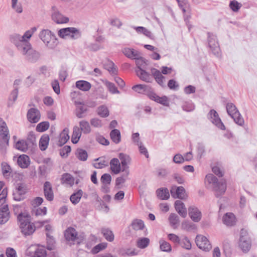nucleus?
<instances>
[{
	"mask_svg": "<svg viewBox=\"0 0 257 257\" xmlns=\"http://www.w3.org/2000/svg\"><path fill=\"white\" fill-rule=\"evenodd\" d=\"M205 182L208 183L212 187L217 197H219L223 194L226 191V181L223 180L218 181L216 177L212 174H208L206 176Z\"/></svg>",
	"mask_w": 257,
	"mask_h": 257,
	"instance_id": "nucleus-1",
	"label": "nucleus"
},
{
	"mask_svg": "<svg viewBox=\"0 0 257 257\" xmlns=\"http://www.w3.org/2000/svg\"><path fill=\"white\" fill-rule=\"evenodd\" d=\"M18 219L21 231L25 235H31L35 231V225L31 222V216L27 213L19 214Z\"/></svg>",
	"mask_w": 257,
	"mask_h": 257,
	"instance_id": "nucleus-2",
	"label": "nucleus"
},
{
	"mask_svg": "<svg viewBox=\"0 0 257 257\" xmlns=\"http://www.w3.org/2000/svg\"><path fill=\"white\" fill-rule=\"evenodd\" d=\"M8 195L7 188H4L0 194V224L6 223L10 219V214L8 205L6 202Z\"/></svg>",
	"mask_w": 257,
	"mask_h": 257,
	"instance_id": "nucleus-3",
	"label": "nucleus"
},
{
	"mask_svg": "<svg viewBox=\"0 0 257 257\" xmlns=\"http://www.w3.org/2000/svg\"><path fill=\"white\" fill-rule=\"evenodd\" d=\"M39 37L49 49H54L58 44L55 35L48 29L42 30L40 32Z\"/></svg>",
	"mask_w": 257,
	"mask_h": 257,
	"instance_id": "nucleus-4",
	"label": "nucleus"
},
{
	"mask_svg": "<svg viewBox=\"0 0 257 257\" xmlns=\"http://www.w3.org/2000/svg\"><path fill=\"white\" fill-rule=\"evenodd\" d=\"M226 108L227 113L233 119L234 122L239 125L242 126L244 124V119L236 106L232 103H228Z\"/></svg>",
	"mask_w": 257,
	"mask_h": 257,
	"instance_id": "nucleus-5",
	"label": "nucleus"
},
{
	"mask_svg": "<svg viewBox=\"0 0 257 257\" xmlns=\"http://www.w3.org/2000/svg\"><path fill=\"white\" fill-rule=\"evenodd\" d=\"M170 193L172 197L174 198L185 199L187 197L186 191L184 187L182 186H172L170 190Z\"/></svg>",
	"mask_w": 257,
	"mask_h": 257,
	"instance_id": "nucleus-6",
	"label": "nucleus"
},
{
	"mask_svg": "<svg viewBox=\"0 0 257 257\" xmlns=\"http://www.w3.org/2000/svg\"><path fill=\"white\" fill-rule=\"evenodd\" d=\"M196 243L200 249L208 251L211 248V245L208 239L202 235H198L196 237Z\"/></svg>",
	"mask_w": 257,
	"mask_h": 257,
	"instance_id": "nucleus-7",
	"label": "nucleus"
},
{
	"mask_svg": "<svg viewBox=\"0 0 257 257\" xmlns=\"http://www.w3.org/2000/svg\"><path fill=\"white\" fill-rule=\"evenodd\" d=\"M208 117L210 121L219 128L222 130L225 129L224 125L222 122L218 113L215 110L213 109L211 110L208 114Z\"/></svg>",
	"mask_w": 257,
	"mask_h": 257,
	"instance_id": "nucleus-8",
	"label": "nucleus"
},
{
	"mask_svg": "<svg viewBox=\"0 0 257 257\" xmlns=\"http://www.w3.org/2000/svg\"><path fill=\"white\" fill-rule=\"evenodd\" d=\"M51 18L55 23L58 24L67 23L69 21L68 17L63 15L56 9V10H53L51 15Z\"/></svg>",
	"mask_w": 257,
	"mask_h": 257,
	"instance_id": "nucleus-9",
	"label": "nucleus"
},
{
	"mask_svg": "<svg viewBox=\"0 0 257 257\" xmlns=\"http://www.w3.org/2000/svg\"><path fill=\"white\" fill-rule=\"evenodd\" d=\"M239 246L244 252L249 251L251 247V242L246 235H241L239 239Z\"/></svg>",
	"mask_w": 257,
	"mask_h": 257,
	"instance_id": "nucleus-10",
	"label": "nucleus"
},
{
	"mask_svg": "<svg viewBox=\"0 0 257 257\" xmlns=\"http://www.w3.org/2000/svg\"><path fill=\"white\" fill-rule=\"evenodd\" d=\"M132 89L136 92L139 93H143L147 95L149 97H150V93L153 92V89L149 85L137 84L134 85Z\"/></svg>",
	"mask_w": 257,
	"mask_h": 257,
	"instance_id": "nucleus-11",
	"label": "nucleus"
},
{
	"mask_svg": "<svg viewBox=\"0 0 257 257\" xmlns=\"http://www.w3.org/2000/svg\"><path fill=\"white\" fill-rule=\"evenodd\" d=\"M27 118L29 121L32 123L37 122L40 118L39 111L36 108H31L28 112Z\"/></svg>",
	"mask_w": 257,
	"mask_h": 257,
	"instance_id": "nucleus-12",
	"label": "nucleus"
},
{
	"mask_svg": "<svg viewBox=\"0 0 257 257\" xmlns=\"http://www.w3.org/2000/svg\"><path fill=\"white\" fill-rule=\"evenodd\" d=\"M44 196L48 201H52L54 199V193L52 186L50 182L46 181L44 184Z\"/></svg>",
	"mask_w": 257,
	"mask_h": 257,
	"instance_id": "nucleus-13",
	"label": "nucleus"
},
{
	"mask_svg": "<svg viewBox=\"0 0 257 257\" xmlns=\"http://www.w3.org/2000/svg\"><path fill=\"white\" fill-rule=\"evenodd\" d=\"M189 215L191 219L194 222H199L201 218V213L199 209L194 207L192 206L189 208Z\"/></svg>",
	"mask_w": 257,
	"mask_h": 257,
	"instance_id": "nucleus-14",
	"label": "nucleus"
},
{
	"mask_svg": "<svg viewBox=\"0 0 257 257\" xmlns=\"http://www.w3.org/2000/svg\"><path fill=\"white\" fill-rule=\"evenodd\" d=\"M208 45L214 54H218L219 49L216 37L210 33H208Z\"/></svg>",
	"mask_w": 257,
	"mask_h": 257,
	"instance_id": "nucleus-15",
	"label": "nucleus"
},
{
	"mask_svg": "<svg viewBox=\"0 0 257 257\" xmlns=\"http://www.w3.org/2000/svg\"><path fill=\"white\" fill-rule=\"evenodd\" d=\"M64 236L66 239L69 241H74L78 238V233L73 227L68 228L65 231Z\"/></svg>",
	"mask_w": 257,
	"mask_h": 257,
	"instance_id": "nucleus-16",
	"label": "nucleus"
},
{
	"mask_svg": "<svg viewBox=\"0 0 257 257\" xmlns=\"http://www.w3.org/2000/svg\"><path fill=\"white\" fill-rule=\"evenodd\" d=\"M175 208L176 211L182 217L185 218L187 214V209L184 204L180 200H176L175 202Z\"/></svg>",
	"mask_w": 257,
	"mask_h": 257,
	"instance_id": "nucleus-17",
	"label": "nucleus"
},
{
	"mask_svg": "<svg viewBox=\"0 0 257 257\" xmlns=\"http://www.w3.org/2000/svg\"><path fill=\"white\" fill-rule=\"evenodd\" d=\"M26 193V187L23 184H18L14 192V198L15 200L20 201L23 199V195Z\"/></svg>",
	"mask_w": 257,
	"mask_h": 257,
	"instance_id": "nucleus-18",
	"label": "nucleus"
},
{
	"mask_svg": "<svg viewBox=\"0 0 257 257\" xmlns=\"http://www.w3.org/2000/svg\"><path fill=\"white\" fill-rule=\"evenodd\" d=\"M75 104L76 106V116L79 118L84 117L85 116L84 114L87 111L86 107L80 101H75Z\"/></svg>",
	"mask_w": 257,
	"mask_h": 257,
	"instance_id": "nucleus-19",
	"label": "nucleus"
},
{
	"mask_svg": "<svg viewBox=\"0 0 257 257\" xmlns=\"http://www.w3.org/2000/svg\"><path fill=\"white\" fill-rule=\"evenodd\" d=\"M118 157L121 161V164L122 166V171H128V167L127 165L131 162V159L130 157L126 154L121 153L119 154Z\"/></svg>",
	"mask_w": 257,
	"mask_h": 257,
	"instance_id": "nucleus-20",
	"label": "nucleus"
},
{
	"mask_svg": "<svg viewBox=\"0 0 257 257\" xmlns=\"http://www.w3.org/2000/svg\"><path fill=\"white\" fill-rule=\"evenodd\" d=\"M136 72L137 76L143 81L146 82H151L152 77L150 74L143 69H136Z\"/></svg>",
	"mask_w": 257,
	"mask_h": 257,
	"instance_id": "nucleus-21",
	"label": "nucleus"
},
{
	"mask_svg": "<svg viewBox=\"0 0 257 257\" xmlns=\"http://www.w3.org/2000/svg\"><path fill=\"white\" fill-rule=\"evenodd\" d=\"M29 157L26 155H20L17 159L18 165L22 168H26L30 165Z\"/></svg>",
	"mask_w": 257,
	"mask_h": 257,
	"instance_id": "nucleus-22",
	"label": "nucleus"
},
{
	"mask_svg": "<svg viewBox=\"0 0 257 257\" xmlns=\"http://www.w3.org/2000/svg\"><path fill=\"white\" fill-rule=\"evenodd\" d=\"M152 73L154 76L157 82L160 85L164 86L165 85V77L162 75L161 72L154 68L152 70Z\"/></svg>",
	"mask_w": 257,
	"mask_h": 257,
	"instance_id": "nucleus-23",
	"label": "nucleus"
},
{
	"mask_svg": "<svg viewBox=\"0 0 257 257\" xmlns=\"http://www.w3.org/2000/svg\"><path fill=\"white\" fill-rule=\"evenodd\" d=\"M223 222L227 226H232L235 222V217L232 213H226L223 217Z\"/></svg>",
	"mask_w": 257,
	"mask_h": 257,
	"instance_id": "nucleus-24",
	"label": "nucleus"
},
{
	"mask_svg": "<svg viewBox=\"0 0 257 257\" xmlns=\"http://www.w3.org/2000/svg\"><path fill=\"white\" fill-rule=\"evenodd\" d=\"M36 30V27H33L30 30L27 31L23 36L16 35V37L19 39L21 42H27V39H29Z\"/></svg>",
	"mask_w": 257,
	"mask_h": 257,
	"instance_id": "nucleus-25",
	"label": "nucleus"
},
{
	"mask_svg": "<svg viewBox=\"0 0 257 257\" xmlns=\"http://www.w3.org/2000/svg\"><path fill=\"white\" fill-rule=\"evenodd\" d=\"M149 98L157 102H159L164 105H168V98L166 96L159 97L153 91L150 93Z\"/></svg>",
	"mask_w": 257,
	"mask_h": 257,
	"instance_id": "nucleus-26",
	"label": "nucleus"
},
{
	"mask_svg": "<svg viewBox=\"0 0 257 257\" xmlns=\"http://www.w3.org/2000/svg\"><path fill=\"white\" fill-rule=\"evenodd\" d=\"M76 87L82 91H87L91 88V85L86 81L79 80L76 82Z\"/></svg>",
	"mask_w": 257,
	"mask_h": 257,
	"instance_id": "nucleus-27",
	"label": "nucleus"
},
{
	"mask_svg": "<svg viewBox=\"0 0 257 257\" xmlns=\"http://www.w3.org/2000/svg\"><path fill=\"white\" fill-rule=\"evenodd\" d=\"M110 168L114 174H117L121 170L120 164L117 159L114 158L112 159L110 163Z\"/></svg>",
	"mask_w": 257,
	"mask_h": 257,
	"instance_id": "nucleus-28",
	"label": "nucleus"
},
{
	"mask_svg": "<svg viewBox=\"0 0 257 257\" xmlns=\"http://www.w3.org/2000/svg\"><path fill=\"white\" fill-rule=\"evenodd\" d=\"M69 139V129L68 128H65L59 135V145L62 146L65 144Z\"/></svg>",
	"mask_w": 257,
	"mask_h": 257,
	"instance_id": "nucleus-29",
	"label": "nucleus"
},
{
	"mask_svg": "<svg viewBox=\"0 0 257 257\" xmlns=\"http://www.w3.org/2000/svg\"><path fill=\"white\" fill-rule=\"evenodd\" d=\"M82 132L79 127L75 126L73 127V133L71 137V141L73 144H76L78 142L81 136Z\"/></svg>",
	"mask_w": 257,
	"mask_h": 257,
	"instance_id": "nucleus-30",
	"label": "nucleus"
},
{
	"mask_svg": "<svg viewBox=\"0 0 257 257\" xmlns=\"http://www.w3.org/2000/svg\"><path fill=\"white\" fill-rule=\"evenodd\" d=\"M79 128L82 133L84 134H89L91 131V128L89 122L85 120H82L79 122Z\"/></svg>",
	"mask_w": 257,
	"mask_h": 257,
	"instance_id": "nucleus-31",
	"label": "nucleus"
},
{
	"mask_svg": "<svg viewBox=\"0 0 257 257\" xmlns=\"http://www.w3.org/2000/svg\"><path fill=\"white\" fill-rule=\"evenodd\" d=\"M156 193L158 198L162 200H167L170 197L169 190L167 188H162L158 189Z\"/></svg>",
	"mask_w": 257,
	"mask_h": 257,
	"instance_id": "nucleus-32",
	"label": "nucleus"
},
{
	"mask_svg": "<svg viewBox=\"0 0 257 257\" xmlns=\"http://www.w3.org/2000/svg\"><path fill=\"white\" fill-rule=\"evenodd\" d=\"M18 47L21 53L26 56L29 54V51L32 49L30 44L28 42H21V44L18 46Z\"/></svg>",
	"mask_w": 257,
	"mask_h": 257,
	"instance_id": "nucleus-33",
	"label": "nucleus"
},
{
	"mask_svg": "<svg viewBox=\"0 0 257 257\" xmlns=\"http://www.w3.org/2000/svg\"><path fill=\"white\" fill-rule=\"evenodd\" d=\"M104 68L107 70L109 73L112 75H116L117 73V68L114 64L110 60H107L104 64Z\"/></svg>",
	"mask_w": 257,
	"mask_h": 257,
	"instance_id": "nucleus-34",
	"label": "nucleus"
},
{
	"mask_svg": "<svg viewBox=\"0 0 257 257\" xmlns=\"http://www.w3.org/2000/svg\"><path fill=\"white\" fill-rule=\"evenodd\" d=\"M49 140L48 135H44L41 137L39 141V147L41 150L45 151L47 148Z\"/></svg>",
	"mask_w": 257,
	"mask_h": 257,
	"instance_id": "nucleus-35",
	"label": "nucleus"
},
{
	"mask_svg": "<svg viewBox=\"0 0 257 257\" xmlns=\"http://www.w3.org/2000/svg\"><path fill=\"white\" fill-rule=\"evenodd\" d=\"M82 195L83 191L81 189L78 190L70 196V199L71 202L74 204H77L80 201Z\"/></svg>",
	"mask_w": 257,
	"mask_h": 257,
	"instance_id": "nucleus-36",
	"label": "nucleus"
},
{
	"mask_svg": "<svg viewBox=\"0 0 257 257\" xmlns=\"http://www.w3.org/2000/svg\"><path fill=\"white\" fill-rule=\"evenodd\" d=\"M110 136L111 139L115 144H118L120 142L121 136L118 130L114 129L112 130L110 133Z\"/></svg>",
	"mask_w": 257,
	"mask_h": 257,
	"instance_id": "nucleus-37",
	"label": "nucleus"
},
{
	"mask_svg": "<svg viewBox=\"0 0 257 257\" xmlns=\"http://www.w3.org/2000/svg\"><path fill=\"white\" fill-rule=\"evenodd\" d=\"M61 182L63 184H66L72 186L74 184V177L68 173L64 174L61 178Z\"/></svg>",
	"mask_w": 257,
	"mask_h": 257,
	"instance_id": "nucleus-38",
	"label": "nucleus"
},
{
	"mask_svg": "<svg viewBox=\"0 0 257 257\" xmlns=\"http://www.w3.org/2000/svg\"><path fill=\"white\" fill-rule=\"evenodd\" d=\"M47 236V248L49 250H53L55 247V240L50 233L48 232L46 233Z\"/></svg>",
	"mask_w": 257,
	"mask_h": 257,
	"instance_id": "nucleus-39",
	"label": "nucleus"
},
{
	"mask_svg": "<svg viewBox=\"0 0 257 257\" xmlns=\"http://www.w3.org/2000/svg\"><path fill=\"white\" fill-rule=\"evenodd\" d=\"M169 220L171 225L174 228H176L179 223L178 216L175 213H171L169 217Z\"/></svg>",
	"mask_w": 257,
	"mask_h": 257,
	"instance_id": "nucleus-40",
	"label": "nucleus"
},
{
	"mask_svg": "<svg viewBox=\"0 0 257 257\" xmlns=\"http://www.w3.org/2000/svg\"><path fill=\"white\" fill-rule=\"evenodd\" d=\"M101 232L107 241H112L114 240V234L112 231L108 228H102Z\"/></svg>",
	"mask_w": 257,
	"mask_h": 257,
	"instance_id": "nucleus-41",
	"label": "nucleus"
},
{
	"mask_svg": "<svg viewBox=\"0 0 257 257\" xmlns=\"http://www.w3.org/2000/svg\"><path fill=\"white\" fill-rule=\"evenodd\" d=\"M15 148L20 151L26 152L28 150V144L24 140H19L15 144Z\"/></svg>",
	"mask_w": 257,
	"mask_h": 257,
	"instance_id": "nucleus-42",
	"label": "nucleus"
},
{
	"mask_svg": "<svg viewBox=\"0 0 257 257\" xmlns=\"http://www.w3.org/2000/svg\"><path fill=\"white\" fill-rule=\"evenodd\" d=\"M40 57L39 53L33 49L29 51L26 58L31 62H34L36 61Z\"/></svg>",
	"mask_w": 257,
	"mask_h": 257,
	"instance_id": "nucleus-43",
	"label": "nucleus"
},
{
	"mask_svg": "<svg viewBox=\"0 0 257 257\" xmlns=\"http://www.w3.org/2000/svg\"><path fill=\"white\" fill-rule=\"evenodd\" d=\"M75 154L77 158L80 161H85L87 159V153L82 149H77Z\"/></svg>",
	"mask_w": 257,
	"mask_h": 257,
	"instance_id": "nucleus-44",
	"label": "nucleus"
},
{
	"mask_svg": "<svg viewBox=\"0 0 257 257\" xmlns=\"http://www.w3.org/2000/svg\"><path fill=\"white\" fill-rule=\"evenodd\" d=\"M47 213V208L44 207L43 208H35L32 211V214L35 216H40L46 215Z\"/></svg>",
	"mask_w": 257,
	"mask_h": 257,
	"instance_id": "nucleus-45",
	"label": "nucleus"
},
{
	"mask_svg": "<svg viewBox=\"0 0 257 257\" xmlns=\"http://www.w3.org/2000/svg\"><path fill=\"white\" fill-rule=\"evenodd\" d=\"M97 113L101 117H106L109 115V110L106 106L101 105L98 107Z\"/></svg>",
	"mask_w": 257,
	"mask_h": 257,
	"instance_id": "nucleus-46",
	"label": "nucleus"
},
{
	"mask_svg": "<svg viewBox=\"0 0 257 257\" xmlns=\"http://www.w3.org/2000/svg\"><path fill=\"white\" fill-rule=\"evenodd\" d=\"M73 30V29L72 27L61 29L59 30L58 35L60 38L65 39L67 37L68 34L71 33L70 31Z\"/></svg>",
	"mask_w": 257,
	"mask_h": 257,
	"instance_id": "nucleus-47",
	"label": "nucleus"
},
{
	"mask_svg": "<svg viewBox=\"0 0 257 257\" xmlns=\"http://www.w3.org/2000/svg\"><path fill=\"white\" fill-rule=\"evenodd\" d=\"M104 84L110 93L112 94L119 93V91L118 90L117 87L113 83L110 82L108 81H106Z\"/></svg>",
	"mask_w": 257,
	"mask_h": 257,
	"instance_id": "nucleus-48",
	"label": "nucleus"
},
{
	"mask_svg": "<svg viewBox=\"0 0 257 257\" xmlns=\"http://www.w3.org/2000/svg\"><path fill=\"white\" fill-rule=\"evenodd\" d=\"M134 29L138 33L143 34L144 35H145V36H147L149 38H151L152 37L151 32L145 27H135Z\"/></svg>",
	"mask_w": 257,
	"mask_h": 257,
	"instance_id": "nucleus-49",
	"label": "nucleus"
},
{
	"mask_svg": "<svg viewBox=\"0 0 257 257\" xmlns=\"http://www.w3.org/2000/svg\"><path fill=\"white\" fill-rule=\"evenodd\" d=\"M109 22L111 26L116 27L118 29L120 28L122 25V22L119 19L116 17L110 19Z\"/></svg>",
	"mask_w": 257,
	"mask_h": 257,
	"instance_id": "nucleus-50",
	"label": "nucleus"
},
{
	"mask_svg": "<svg viewBox=\"0 0 257 257\" xmlns=\"http://www.w3.org/2000/svg\"><path fill=\"white\" fill-rule=\"evenodd\" d=\"M150 240L148 238H142L137 241V246L140 248L146 247L149 244Z\"/></svg>",
	"mask_w": 257,
	"mask_h": 257,
	"instance_id": "nucleus-51",
	"label": "nucleus"
},
{
	"mask_svg": "<svg viewBox=\"0 0 257 257\" xmlns=\"http://www.w3.org/2000/svg\"><path fill=\"white\" fill-rule=\"evenodd\" d=\"M133 228L135 230L143 229L144 227V224L142 220L136 219L132 223Z\"/></svg>",
	"mask_w": 257,
	"mask_h": 257,
	"instance_id": "nucleus-52",
	"label": "nucleus"
},
{
	"mask_svg": "<svg viewBox=\"0 0 257 257\" xmlns=\"http://www.w3.org/2000/svg\"><path fill=\"white\" fill-rule=\"evenodd\" d=\"M160 247L161 250L166 252L170 251L172 249L170 244L164 240L160 241Z\"/></svg>",
	"mask_w": 257,
	"mask_h": 257,
	"instance_id": "nucleus-53",
	"label": "nucleus"
},
{
	"mask_svg": "<svg viewBox=\"0 0 257 257\" xmlns=\"http://www.w3.org/2000/svg\"><path fill=\"white\" fill-rule=\"evenodd\" d=\"M241 6L242 5L240 3H239L235 0L231 1L229 5V8L234 12H238L241 7Z\"/></svg>",
	"mask_w": 257,
	"mask_h": 257,
	"instance_id": "nucleus-54",
	"label": "nucleus"
},
{
	"mask_svg": "<svg viewBox=\"0 0 257 257\" xmlns=\"http://www.w3.org/2000/svg\"><path fill=\"white\" fill-rule=\"evenodd\" d=\"M12 7L18 13H22L23 8L20 3H18V0H12Z\"/></svg>",
	"mask_w": 257,
	"mask_h": 257,
	"instance_id": "nucleus-55",
	"label": "nucleus"
},
{
	"mask_svg": "<svg viewBox=\"0 0 257 257\" xmlns=\"http://www.w3.org/2000/svg\"><path fill=\"white\" fill-rule=\"evenodd\" d=\"M49 123L48 122L44 121L39 123L37 127L36 130L39 132H42L46 131L49 128Z\"/></svg>",
	"mask_w": 257,
	"mask_h": 257,
	"instance_id": "nucleus-56",
	"label": "nucleus"
},
{
	"mask_svg": "<svg viewBox=\"0 0 257 257\" xmlns=\"http://www.w3.org/2000/svg\"><path fill=\"white\" fill-rule=\"evenodd\" d=\"M181 246L186 249H190L191 248V243L190 240L187 237H185L184 238L182 239V240H180V243Z\"/></svg>",
	"mask_w": 257,
	"mask_h": 257,
	"instance_id": "nucleus-57",
	"label": "nucleus"
},
{
	"mask_svg": "<svg viewBox=\"0 0 257 257\" xmlns=\"http://www.w3.org/2000/svg\"><path fill=\"white\" fill-rule=\"evenodd\" d=\"M136 64L137 66V69H143L146 64L145 59L140 55L136 59Z\"/></svg>",
	"mask_w": 257,
	"mask_h": 257,
	"instance_id": "nucleus-58",
	"label": "nucleus"
},
{
	"mask_svg": "<svg viewBox=\"0 0 257 257\" xmlns=\"http://www.w3.org/2000/svg\"><path fill=\"white\" fill-rule=\"evenodd\" d=\"M71 150V147L69 146H65L60 150V155L63 158H66L70 153Z\"/></svg>",
	"mask_w": 257,
	"mask_h": 257,
	"instance_id": "nucleus-59",
	"label": "nucleus"
},
{
	"mask_svg": "<svg viewBox=\"0 0 257 257\" xmlns=\"http://www.w3.org/2000/svg\"><path fill=\"white\" fill-rule=\"evenodd\" d=\"M73 30L70 31L71 33L68 34L67 37H70L72 39H77L80 37V33L78 29L73 28Z\"/></svg>",
	"mask_w": 257,
	"mask_h": 257,
	"instance_id": "nucleus-60",
	"label": "nucleus"
},
{
	"mask_svg": "<svg viewBox=\"0 0 257 257\" xmlns=\"http://www.w3.org/2000/svg\"><path fill=\"white\" fill-rule=\"evenodd\" d=\"M90 122L91 125L94 127L100 128L103 125L101 120L98 118H91Z\"/></svg>",
	"mask_w": 257,
	"mask_h": 257,
	"instance_id": "nucleus-61",
	"label": "nucleus"
},
{
	"mask_svg": "<svg viewBox=\"0 0 257 257\" xmlns=\"http://www.w3.org/2000/svg\"><path fill=\"white\" fill-rule=\"evenodd\" d=\"M46 251L43 247L38 248L35 251L34 257H46Z\"/></svg>",
	"mask_w": 257,
	"mask_h": 257,
	"instance_id": "nucleus-62",
	"label": "nucleus"
},
{
	"mask_svg": "<svg viewBox=\"0 0 257 257\" xmlns=\"http://www.w3.org/2000/svg\"><path fill=\"white\" fill-rule=\"evenodd\" d=\"M111 181V177L108 174H104L102 175L100 181L102 184H110Z\"/></svg>",
	"mask_w": 257,
	"mask_h": 257,
	"instance_id": "nucleus-63",
	"label": "nucleus"
},
{
	"mask_svg": "<svg viewBox=\"0 0 257 257\" xmlns=\"http://www.w3.org/2000/svg\"><path fill=\"white\" fill-rule=\"evenodd\" d=\"M125 172V174L122 175L121 177H118L116 179V185H120L122 183H123L126 180V178L129 174V171H124Z\"/></svg>",
	"mask_w": 257,
	"mask_h": 257,
	"instance_id": "nucleus-64",
	"label": "nucleus"
}]
</instances>
